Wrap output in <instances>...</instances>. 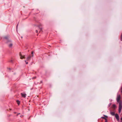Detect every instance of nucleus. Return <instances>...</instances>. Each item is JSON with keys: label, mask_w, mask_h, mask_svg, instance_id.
Masks as SVG:
<instances>
[{"label": "nucleus", "mask_w": 122, "mask_h": 122, "mask_svg": "<svg viewBox=\"0 0 122 122\" xmlns=\"http://www.w3.org/2000/svg\"><path fill=\"white\" fill-rule=\"evenodd\" d=\"M121 96L119 94L117 95V101L119 103L118 112L120 113L122 108V101L120 100Z\"/></svg>", "instance_id": "f257e3e1"}, {"label": "nucleus", "mask_w": 122, "mask_h": 122, "mask_svg": "<svg viewBox=\"0 0 122 122\" xmlns=\"http://www.w3.org/2000/svg\"><path fill=\"white\" fill-rule=\"evenodd\" d=\"M115 117L118 121L119 120V117L118 114H117L115 115Z\"/></svg>", "instance_id": "f03ea898"}, {"label": "nucleus", "mask_w": 122, "mask_h": 122, "mask_svg": "<svg viewBox=\"0 0 122 122\" xmlns=\"http://www.w3.org/2000/svg\"><path fill=\"white\" fill-rule=\"evenodd\" d=\"M20 58L21 59H22L23 58H25V56H22L20 54Z\"/></svg>", "instance_id": "7ed1b4c3"}, {"label": "nucleus", "mask_w": 122, "mask_h": 122, "mask_svg": "<svg viewBox=\"0 0 122 122\" xmlns=\"http://www.w3.org/2000/svg\"><path fill=\"white\" fill-rule=\"evenodd\" d=\"M21 95L22 97L24 98L26 96V95L24 94L21 93Z\"/></svg>", "instance_id": "20e7f679"}, {"label": "nucleus", "mask_w": 122, "mask_h": 122, "mask_svg": "<svg viewBox=\"0 0 122 122\" xmlns=\"http://www.w3.org/2000/svg\"><path fill=\"white\" fill-rule=\"evenodd\" d=\"M31 57V56H28L26 58L27 60L28 61L30 59Z\"/></svg>", "instance_id": "39448f33"}, {"label": "nucleus", "mask_w": 122, "mask_h": 122, "mask_svg": "<svg viewBox=\"0 0 122 122\" xmlns=\"http://www.w3.org/2000/svg\"><path fill=\"white\" fill-rule=\"evenodd\" d=\"M110 114L112 115V116H114L115 114V113L112 112H111Z\"/></svg>", "instance_id": "423d86ee"}, {"label": "nucleus", "mask_w": 122, "mask_h": 122, "mask_svg": "<svg viewBox=\"0 0 122 122\" xmlns=\"http://www.w3.org/2000/svg\"><path fill=\"white\" fill-rule=\"evenodd\" d=\"M16 102L17 104L19 105L20 104V102L19 101L17 100L16 101Z\"/></svg>", "instance_id": "0eeeda50"}, {"label": "nucleus", "mask_w": 122, "mask_h": 122, "mask_svg": "<svg viewBox=\"0 0 122 122\" xmlns=\"http://www.w3.org/2000/svg\"><path fill=\"white\" fill-rule=\"evenodd\" d=\"M116 105H113L112 107L113 108H115L116 107Z\"/></svg>", "instance_id": "6e6552de"}, {"label": "nucleus", "mask_w": 122, "mask_h": 122, "mask_svg": "<svg viewBox=\"0 0 122 122\" xmlns=\"http://www.w3.org/2000/svg\"><path fill=\"white\" fill-rule=\"evenodd\" d=\"M101 118H103L105 120V119H107L105 117H101Z\"/></svg>", "instance_id": "1a4fd4ad"}, {"label": "nucleus", "mask_w": 122, "mask_h": 122, "mask_svg": "<svg viewBox=\"0 0 122 122\" xmlns=\"http://www.w3.org/2000/svg\"><path fill=\"white\" fill-rule=\"evenodd\" d=\"M12 46V44H10L9 45V46L10 47H11Z\"/></svg>", "instance_id": "9d476101"}, {"label": "nucleus", "mask_w": 122, "mask_h": 122, "mask_svg": "<svg viewBox=\"0 0 122 122\" xmlns=\"http://www.w3.org/2000/svg\"><path fill=\"white\" fill-rule=\"evenodd\" d=\"M104 116H105V117L106 118H107V117H107V116H106V115H104Z\"/></svg>", "instance_id": "9b49d317"}, {"label": "nucleus", "mask_w": 122, "mask_h": 122, "mask_svg": "<svg viewBox=\"0 0 122 122\" xmlns=\"http://www.w3.org/2000/svg\"><path fill=\"white\" fill-rule=\"evenodd\" d=\"M25 62L26 63V64H27L28 63V62H26V61H25Z\"/></svg>", "instance_id": "f8f14e48"}, {"label": "nucleus", "mask_w": 122, "mask_h": 122, "mask_svg": "<svg viewBox=\"0 0 122 122\" xmlns=\"http://www.w3.org/2000/svg\"><path fill=\"white\" fill-rule=\"evenodd\" d=\"M121 92L122 93V87L121 88Z\"/></svg>", "instance_id": "ddd939ff"}, {"label": "nucleus", "mask_w": 122, "mask_h": 122, "mask_svg": "<svg viewBox=\"0 0 122 122\" xmlns=\"http://www.w3.org/2000/svg\"><path fill=\"white\" fill-rule=\"evenodd\" d=\"M105 122H107V119H105Z\"/></svg>", "instance_id": "4468645a"}, {"label": "nucleus", "mask_w": 122, "mask_h": 122, "mask_svg": "<svg viewBox=\"0 0 122 122\" xmlns=\"http://www.w3.org/2000/svg\"><path fill=\"white\" fill-rule=\"evenodd\" d=\"M36 33H37L38 32V31L37 30H36Z\"/></svg>", "instance_id": "2eb2a0df"}, {"label": "nucleus", "mask_w": 122, "mask_h": 122, "mask_svg": "<svg viewBox=\"0 0 122 122\" xmlns=\"http://www.w3.org/2000/svg\"><path fill=\"white\" fill-rule=\"evenodd\" d=\"M121 121H122V118H121Z\"/></svg>", "instance_id": "dca6fc26"}, {"label": "nucleus", "mask_w": 122, "mask_h": 122, "mask_svg": "<svg viewBox=\"0 0 122 122\" xmlns=\"http://www.w3.org/2000/svg\"><path fill=\"white\" fill-rule=\"evenodd\" d=\"M31 54H33V52H31Z\"/></svg>", "instance_id": "f3484780"}]
</instances>
